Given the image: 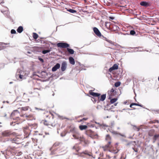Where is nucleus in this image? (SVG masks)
<instances>
[{
    "instance_id": "1",
    "label": "nucleus",
    "mask_w": 159,
    "mask_h": 159,
    "mask_svg": "<svg viewBox=\"0 0 159 159\" xmlns=\"http://www.w3.org/2000/svg\"><path fill=\"white\" fill-rule=\"evenodd\" d=\"M89 94L94 97H98L99 101H103L105 100L106 98V94H103L100 96V94L98 93H95L92 92L90 90L89 92Z\"/></svg>"
},
{
    "instance_id": "2",
    "label": "nucleus",
    "mask_w": 159,
    "mask_h": 159,
    "mask_svg": "<svg viewBox=\"0 0 159 159\" xmlns=\"http://www.w3.org/2000/svg\"><path fill=\"white\" fill-rule=\"evenodd\" d=\"M42 122L46 125H51L53 126L56 125V123H55L53 118L49 120H43Z\"/></svg>"
},
{
    "instance_id": "3",
    "label": "nucleus",
    "mask_w": 159,
    "mask_h": 159,
    "mask_svg": "<svg viewBox=\"0 0 159 159\" xmlns=\"http://www.w3.org/2000/svg\"><path fill=\"white\" fill-rule=\"evenodd\" d=\"M77 130V129L74 125H70L67 127L65 130V132L66 133H71L73 134Z\"/></svg>"
},
{
    "instance_id": "4",
    "label": "nucleus",
    "mask_w": 159,
    "mask_h": 159,
    "mask_svg": "<svg viewBox=\"0 0 159 159\" xmlns=\"http://www.w3.org/2000/svg\"><path fill=\"white\" fill-rule=\"evenodd\" d=\"M16 134L15 132L9 130L4 131L2 133V135L4 137H10Z\"/></svg>"
},
{
    "instance_id": "5",
    "label": "nucleus",
    "mask_w": 159,
    "mask_h": 159,
    "mask_svg": "<svg viewBox=\"0 0 159 159\" xmlns=\"http://www.w3.org/2000/svg\"><path fill=\"white\" fill-rule=\"evenodd\" d=\"M30 126H26L23 128V130L26 137H28L30 134L31 130Z\"/></svg>"
},
{
    "instance_id": "6",
    "label": "nucleus",
    "mask_w": 159,
    "mask_h": 159,
    "mask_svg": "<svg viewBox=\"0 0 159 159\" xmlns=\"http://www.w3.org/2000/svg\"><path fill=\"white\" fill-rule=\"evenodd\" d=\"M21 116L19 112L17 111H15L12 112L11 116L14 120H19V116Z\"/></svg>"
},
{
    "instance_id": "7",
    "label": "nucleus",
    "mask_w": 159,
    "mask_h": 159,
    "mask_svg": "<svg viewBox=\"0 0 159 159\" xmlns=\"http://www.w3.org/2000/svg\"><path fill=\"white\" fill-rule=\"evenodd\" d=\"M108 99H110L116 95V92L113 88H112L110 90L108 91Z\"/></svg>"
},
{
    "instance_id": "8",
    "label": "nucleus",
    "mask_w": 159,
    "mask_h": 159,
    "mask_svg": "<svg viewBox=\"0 0 159 159\" xmlns=\"http://www.w3.org/2000/svg\"><path fill=\"white\" fill-rule=\"evenodd\" d=\"M85 133L86 134L92 138H94L97 135L90 129L87 130L86 131Z\"/></svg>"
},
{
    "instance_id": "9",
    "label": "nucleus",
    "mask_w": 159,
    "mask_h": 159,
    "mask_svg": "<svg viewBox=\"0 0 159 159\" xmlns=\"http://www.w3.org/2000/svg\"><path fill=\"white\" fill-rule=\"evenodd\" d=\"M57 46L58 47L62 48H66L69 47V45L66 43H59L57 44Z\"/></svg>"
},
{
    "instance_id": "10",
    "label": "nucleus",
    "mask_w": 159,
    "mask_h": 159,
    "mask_svg": "<svg viewBox=\"0 0 159 159\" xmlns=\"http://www.w3.org/2000/svg\"><path fill=\"white\" fill-rule=\"evenodd\" d=\"M21 116L25 118L28 120H32L34 119V117L32 115H28L26 114H22L21 115Z\"/></svg>"
},
{
    "instance_id": "11",
    "label": "nucleus",
    "mask_w": 159,
    "mask_h": 159,
    "mask_svg": "<svg viewBox=\"0 0 159 159\" xmlns=\"http://www.w3.org/2000/svg\"><path fill=\"white\" fill-rule=\"evenodd\" d=\"M10 140L12 143L16 144H19L21 143V139L17 137H15L13 139L11 138Z\"/></svg>"
},
{
    "instance_id": "12",
    "label": "nucleus",
    "mask_w": 159,
    "mask_h": 159,
    "mask_svg": "<svg viewBox=\"0 0 159 159\" xmlns=\"http://www.w3.org/2000/svg\"><path fill=\"white\" fill-rule=\"evenodd\" d=\"M38 90V89H34L30 93L32 95V97H34L39 96V94L37 91Z\"/></svg>"
},
{
    "instance_id": "13",
    "label": "nucleus",
    "mask_w": 159,
    "mask_h": 159,
    "mask_svg": "<svg viewBox=\"0 0 159 159\" xmlns=\"http://www.w3.org/2000/svg\"><path fill=\"white\" fill-rule=\"evenodd\" d=\"M72 134V136L75 139H78L81 136L80 133L77 130Z\"/></svg>"
},
{
    "instance_id": "14",
    "label": "nucleus",
    "mask_w": 159,
    "mask_h": 159,
    "mask_svg": "<svg viewBox=\"0 0 159 159\" xmlns=\"http://www.w3.org/2000/svg\"><path fill=\"white\" fill-rule=\"evenodd\" d=\"M81 143H84L85 144H88L89 143V141L85 139L83 136H80L79 139H78Z\"/></svg>"
},
{
    "instance_id": "15",
    "label": "nucleus",
    "mask_w": 159,
    "mask_h": 159,
    "mask_svg": "<svg viewBox=\"0 0 159 159\" xmlns=\"http://www.w3.org/2000/svg\"><path fill=\"white\" fill-rule=\"evenodd\" d=\"M105 140L107 143V144L111 145V138L109 135L107 134L106 135Z\"/></svg>"
},
{
    "instance_id": "16",
    "label": "nucleus",
    "mask_w": 159,
    "mask_h": 159,
    "mask_svg": "<svg viewBox=\"0 0 159 159\" xmlns=\"http://www.w3.org/2000/svg\"><path fill=\"white\" fill-rule=\"evenodd\" d=\"M118 66L117 64H114L113 66L109 69V72H111L113 70L118 69Z\"/></svg>"
},
{
    "instance_id": "17",
    "label": "nucleus",
    "mask_w": 159,
    "mask_h": 159,
    "mask_svg": "<svg viewBox=\"0 0 159 159\" xmlns=\"http://www.w3.org/2000/svg\"><path fill=\"white\" fill-rule=\"evenodd\" d=\"M93 30L95 34L98 37H101V34L98 29L96 27L93 28Z\"/></svg>"
},
{
    "instance_id": "18",
    "label": "nucleus",
    "mask_w": 159,
    "mask_h": 159,
    "mask_svg": "<svg viewBox=\"0 0 159 159\" xmlns=\"http://www.w3.org/2000/svg\"><path fill=\"white\" fill-rule=\"evenodd\" d=\"M67 63L66 61H63L62 62L61 65V70L62 71H64L66 68Z\"/></svg>"
},
{
    "instance_id": "19",
    "label": "nucleus",
    "mask_w": 159,
    "mask_h": 159,
    "mask_svg": "<svg viewBox=\"0 0 159 159\" xmlns=\"http://www.w3.org/2000/svg\"><path fill=\"white\" fill-rule=\"evenodd\" d=\"M111 147V145L106 144L105 146H103L102 148H103V150L105 151L108 150L110 151V149Z\"/></svg>"
},
{
    "instance_id": "20",
    "label": "nucleus",
    "mask_w": 159,
    "mask_h": 159,
    "mask_svg": "<svg viewBox=\"0 0 159 159\" xmlns=\"http://www.w3.org/2000/svg\"><path fill=\"white\" fill-rule=\"evenodd\" d=\"M119 151V150L116 148H112V146L111 147L110 149V152L114 153H117Z\"/></svg>"
},
{
    "instance_id": "21",
    "label": "nucleus",
    "mask_w": 159,
    "mask_h": 159,
    "mask_svg": "<svg viewBox=\"0 0 159 159\" xmlns=\"http://www.w3.org/2000/svg\"><path fill=\"white\" fill-rule=\"evenodd\" d=\"M60 64L59 63H57L52 68V71H55L58 69L60 68Z\"/></svg>"
},
{
    "instance_id": "22",
    "label": "nucleus",
    "mask_w": 159,
    "mask_h": 159,
    "mask_svg": "<svg viewBox=\"0 0 159 159\" xmlns=\"http://www.w3.org/2000/svg\"><path fill=\"white\" fill-rule=\"evenodd\" d=\"M155 130L153 129L150 130L148 133V134L150 136H153L154 135Z\"/></svg>"
},
{
    "instance_id": "23",
    "label": "nucleus",
    "mask_w": 159,
    "mask_h": 159,
    "mask_svg": "<svg viewBox=\"0 0 159 159\" xmlns=\"http://www.w3.org/2000/svg\"><path fill=\"white\" fill-rule=\"evenodd\" d=\"M70 63L73 65L75 64L74 59L72 57H70L69 58Z\"/></svg>"
},
{
    "instance_id": "24",
    "label": "nucleus",
    "mask_w": 159,
    "mask_h": 159,
    "mask_svg": "<svg viewBox=\"0 0 159 159\" xmlns=\"http://www.w3.org/2000/svg\"><path fill=\"white\" fill-rule=\"evenodd\" d=\"M140 4L142 6L144 7H147L149 6V4L148 3L146 2H142L140 3Z\"/></svg>"
},
{
    "instance_id": "25",
    "label": "nucleus",
    "mask_w": 159,
    "mask_h": 159,
    "mask_svg": "<svg viewBox=\"0 0 159 159\" xmlns=\"http://www.w3.org/2000/svg\"><path fill=\"white\" fill-rule=\"evenodd\" d=\"M79 129L81 130L85 129L87 128V126L86 125H80L79 126Z\"/></svg>"
},
{
    "instance_id": "26",
    "label": "nucleus",
    "mask_w": 159,
    "mask_h": 159,
    "mask_svg": "<svg viewBox=\"0 0 159 159\" xmlns=\"http://www.w3.org/2000/svg\"><path fill=\"white\" fill-rule=\"evenodd\" d=\"M134 105H136V106H140L142 107H143V105H142L141 104H139V103H133L130 104V107L131 108L133 107L132 106Z\"/></svg>"
},
{
    "instance_id": "27",
    "label": "nucleus",
    "mask_w": 159,
    "mask_h": 159,
    "mask_svg": "<svg viewBox=\"0 0 159 159\" xmlns=\"http://www.w3.org/2000/svg\"><path fill=\"white\" fill-rule=\"evenodd\" d=\"M30 109V108L29 106H26L21 107V110L25 111L29 110V109Z\"/></svg>"
},
{
    "instance_id": "28",
    "label": "nucleus",
    "mask_w": 159,
    "mask_h": 159,
    "mask_svg": "<svg viewBox=\"0 0 159 159\" xmlns=\"http://www.w3.org/2000/svg\"><path fill=\"white\" fill-rule=\"evenodd\" d=\"M23 30V28L22 26H20L18 27L17 30V31L19 33H21Z\"/></svg>"
},
{
    "instance_id": "29",
    "label": "nucleus",
    "mask_w": 159,
    "mask_h": 159,
    "mask_svg": "<svg viewBox=\"0 0 159 159\" xmlns=\"http://www.w3.org/2000/svg\"><path fill=\"white\" fill-rule=\"evenodd\" d=\"M28 126H30V129H36L37 127V125L36 124H33L32 125H29Z\"/></svg>"
},
{
    "instance_id": "30",
    "label": "nucleus",
    "mask_w": 159,
    "mask_h": 159,
    "mask_svg": "<svg viewBox=\"0 0 159 159\" xmlns=\"http://www.w3.org/2000/svg\"><path fill=\"white\" fill-rule=\"evenodd\" d=\"M159 138V134H155L153 138V142H155L157 139Z\"/></svg>"
},
{
    "instance_id": "31",
    "label": "nucleus",
    "mask_w": 159,
    "mask_h": 159,
    "mask_svg": "<svg viewBox=\"0 0 159 159\" xmlns=\"http://www.w3.org/2000/svg\"><path fill=\"white\" fill-rule=\"evenodd\" d=\"M67 51H68L69 53L72 54L74 53V50L71 49H70L69 48H67Z\"/></svg>"
},
{
    "instance_id": "32",
    "label": "nucleus",
    "mask_w": 159,
    "mask_h": 159,
    "mask_svg": "<svg viewBox=\"0 0 159 159\" xmlns=\"http://www.w3.org/2000/svg\"><path fill=\"white\" fill-rule=\"evenodd\" d=\"M110 99V103L112 104L115 102L117 100L118 98H112Z\"/></svg>"
},
{
    "instance_id": "33",
    "label": "nucleus",
    "mask_w": 159,
    "mask_h": 159,
    "mask_svg": "<svg viewBox=\"0 0 159 159\" xmlns=\"http://www.w3.org/2000/svg\"><path fill=\"white\" fill-rule=\"evenodd\" d=\"M73 149L75 150L77 152H78L80 148L79 146H75L73 148Z\"/></svg>"
},
{
    "instance_id": "34",
    "label": "nucleus",
    "mask_w": 159,
    "mask_h": 159,
    "mask_svg": "<svg viewBox=\"0 0 159 159\" xmlns=\"http://www.w3.org/2000/svg\"><path fill=\"white\" fill-rule=\"evenodd\" d=\"M38 34L35 33H33V37L34 39H37L38 37Z\"/></svg>"
},
{
    "instance_id": "35",
    "label": "nucleus",
    "mask_w": 159,
    "mask_h": 159,
    "mask_svg": "<svg viewBox=\"0 0 159 159\" xmlns=\"http://www.w3.org/2000/svg\"><path fill=\"white\" fill-rule=\"evenodd\" d=\"M22 71L20 72L18 74H16V76H19V77L20 79H22L23 77V76L21 75V73L22 72Z\"/></svg>"
},
{
    "instance_id": "36",
    "label": "nucleus",
    "mask_w": 159,
    "mask_h": 159,
    "mask_svg": "<svg viewBox=\"0 0 159 159\" xmlns=\"http://www.w3.org/2000/svg\"><path fill=\"white\" fill-rule=\"evenodd\" d=\"M82 153L84 154H85V155H88L89 156H91V154H90V153L88 152V151H85L83 152H82Z\"/></svg>"
},
{
    "instance_id": "37",
    "label": "nucleus",
    "mask_w": 159,
    "mask_h": 159,
    "mask_svg": "<svg viewBox=\"0 0 159 159\" xmlns=\"http://www.w3.org/2000/svg\"><path fill=\"white\" fill-rule=\"evenodd\" d=\"M67 11H69V12L71 13H75L76 12V11L75 10L72 9L67 10Z\"/></svg>"
},
{
    "instance_id": "38",
    "label": "nucleus",
    "mask_w": 159,
    "mask_h": 159,
    "mask_svg": "<svg viewBox=\"0 0 159 159\" xmlns=\"http://www.w3.org/2000/svg\"><path fill=\"white\" fill-rule=\"evenodd\" d=\"M120 82H116L115 83V86L116 87H118L120 86Z\"/></svg>"
},
{
    "instance_id": "39",
    "label": "nucleus",
    "mask_w": 159,
    "mask_h": 159,
    "mask_svg": "<svg viewBox=\"0 0 159 159\" xmlns=\"http://www.w3.org/2000/svg\"><path fill=\"white\" fill-rule=\"evenodd\" d=\"M50 51V50H44L42 52L43 54H45L49 52Z\"/></svg>"
},
{
    "instance_id": "40",
    "label": "nucleus",
    "mask_w": 159,
    "mask_h": 159,
    "mask_svg": "<svg viewBox=\"0 0 159 159\" xmlns=\"http://www.w3.org/2000/svg\"><path fill=\"white\" fill-rule=\"evenodd\" d=\"M130 34L131 35H134L135 34V32L134 30H132L130 31Z\"/></svg>"
},
{
    "instance_id": "41",
    "label": "nucleus",
    "mask_w": 159,
    "mask_h": 159,
    "mask_svg": "<svg viewBox=\"0 0 159 159\" xmlns=\"http://www.w3.org/2000/svg\"><path fill=\"white\" fill-rule=\"evenodd\" d=\"M11 33L12 34H15L16 33V32L15 30L12 29L11 30Z\"/></svg>"
},
{
    "instance_id": "42",
    "label": "nucleus",
    "mask_w": 159,
    "mask_h": 159,
    "mask_svg": "<svg viewBox=\"0 0 159 159\" xmlns=\"http://www.w3.org/2000/svg\"><path fill=\"white\" fill-rule=\"evenodd\" d=\"M59 145L60 143H56L54 144L53 146L54 147H57Z\"/></svg>"
},
{
    "instance_id": "43",
    "label": "nucleus",
    "mask_w": 159,
    "mask_h": 159,
    "mask_svg": "<svg viewBox=\"0 0 159 159\" xmlns=\"http://www.w3.org/2000/svg\"><path fill=\"white\" fill-rule=\"evenodd\" d=\"M107 157L108 159H110L112 157V156H111L110 155L107 154Z\"/></svg>"
},
{
    "instance_id": "44",
    "label": "nucleus",
    "mask_w": 159,
    "mask_h": 159,
    "mask_svg": "<svg viewBox=\"0 0 159 159\" xmlns=\"http://www.w3.org/2000/svg\"><path fill=\"white\" fill-rule=\"evenodd\" d=\"M88 119V118H83V119L80 120V121H79V122H81V121H83L84 120H87V119Z\"/></svg>"
},
{
    "instance_id": "45",
    "label": "nucleus",
    "mask_w": 159,
    "mask_h": 159,
    "mask_svg": "<svg viewBox=\"0 0 159 159\" xmlns=\"http://www.w3.org/2000/svg\"><path fill=\"white\" fill-rule=\"evenodd\" d=\"M133 149L135 152H137L138 151V149L137 148H133Z\"/></svg>"
},
{
    "instance_id": "46",
    "label": "nucleus",
    "mask_w": 159,
    "mask_h": 159,
    "mask_svg": "<svg viewBox=\"0 0 159 159\" xmlns=\"http://www.w3.org/2000/svg\"><path fill=\"white\" fill-rule=\"evenodd\" d=\"M39 60L41 61L42 62H43V60L42 58H39Z\"/></svg>"
},
{
    "instance_id": "47",
    "label": "nucleus",
    "mask_w": 159,
    "mask_h": 159,
    "mask_svg": "<svg viewBox=\"0 0 159 159\" xmlns=\"http://www.w3.org/2000/svg\"><path fill=\"white\" fill-rule=\"evenodd\" d=\"M109 18H110V19H111V20H113L114 19V18L113 17H109Z\"/></svg>"
},
{
    "instance_id": "48",
    "label": "nucleus",
    "mask_w": 159,
    "mask_h": 159,
    "mask_svg": "<svg viewBox=\"0 0 159 159\" xmlns=\"http://www.w3.org/2000/svg\"><path fill=\"white\" fill-rule=\"evenodd\" d=\"M136 128H137V131H139L140 129V128H139L137 127Z\"/></svg>"
},
{
    "instance_id": "49",
    "label": "nucleus",
    "mask_w": 159,
    "mask_h": 159,
    "mask_svg": "<svg viewBox=\"0 0 159 159\" xmlns=\"http://www.w3.org/2000/svg\"><path fill=\"white\" fill-rule=\"evenodd\" d=\"M117 103H114V105L115 106H116L117 105Z\"/></svg>"
},
{
    "instance_id": "50",
    "label": "nucleus",
    "mask_w": 159,
    "mask_h": 159,
    "mask_svg": "<svg viewBox=\"0 0 159 159\" xmlns=\"http://www.w3.org/2000/svg\"><path fill=\"white\" fill-rule=\"evenodd\" d=\"M109 24V23H108V22L106 23V24H105L106 26H107V24Z\"/></svg>"
},
{
    "instance_id": "51",
    "label": "nucleus",
    "mask_w": 159,
    "mask_h": 159,
    "mask_svg": "<svg viewBox=\"0 0 159 159\" xmlns=\"http://www.w3.org/2000/svg\"><path fill=\"white\" fill-rule=\"evenodd\" d=\"M13 122H12L11 123V125H13Z\"/></svg>"
},
{
    "instance_id": "52",
    "label": "nucleus",
    "mask_w": 159,
    "mask_h": 159,
    "mask_svg": "<svg viewBox=\"0 0 159 159\" xmlns=\"http://www.w3.org/2000/svg\"><path fill=\"white\" fill-rule=\"evenodd\" d=\"M32 139L33 141H34V140H35V139H34L33 138H32Z\"/></svg>"
},
{
    "instance_id": "53",
    "label": "nucleus",
    "mask_w": 159,
    "mask_h": 159,
    "mask_svg": "<svg viewBox=\"0 0 159 159\" xmlns=\"http://www.w3.org/2000/svg\"><path fill=\"white\" fill-rule=\"evenodd\" d=\"M41 43H43L42 42H44V41H42V40H41Z\"/></svg>"
},
{
    "instance_id": "54",
    "label": "nucleus",
    "mask_w": 159,
    "mask_h": 159,
    "mask_svg": "<svg viewBox=\"0 0 159 159\" xmlns=\"http://www.w3.org/2000/svg\"><path fill=\"white\" fill-rule=\"evenodd\" d=\"M151 122H152V123H155V122H153V121H151Z\"/></svg>"
},
{
    "instance_id": "55",
    "label": "nucleus",
    "mask_w": 159,
    "mask_h": 159,
    "mask_svg": "<svg viewBox=\"0 0 159 159\" xmlns=\"http://www.w3.org/2000/svg\"><path fill=\"white\" fill-rule=\"evenodd\" d=\"M156 121L157 122V123H158V120H156Z\"/></svg>"
},
{
    "instance_id": "56",
    "label": "nucleus",
    "mask_w": 159,
    "mask_h": 159,
    "mask_svg": "<svg viewBox=\"0 0 159 159\" xmlns=\"http://www.w3.org/2000/svg\"><path fill=\"white\" fill-rule=\"evenodd\" d=\"M12 83V82H10V84H11V83Z\"/></svg>"
},
{
    "instance_id": "57",
    "label": "nucleus",
    "mask_w": 159,
    "mask_h": 159,
    "mask_svg": "<svg viewBox=\"0 0 159 159\" xmlns=\"http://www.w3.org/2000/svg\"><path fill=\"white\" fill-rule=\"evenodd\" d=\"M158 80L159 81V77H158Z\"/></svg>"
},
{
    "instance_id": "58",
    "label": "nucleus",
    "mask_w": 159,
    "mask_h": 159,
    "mask_svg": "<svg viewBox=\"0 0 159 159\" xmlns=\"http://www.w3.org/2000/svg\"><path fill=\"white\" fill-rule=\"evenodd\" d=\"M1 122H0V124H1Z\"/></svg>"
}]
</instances>
